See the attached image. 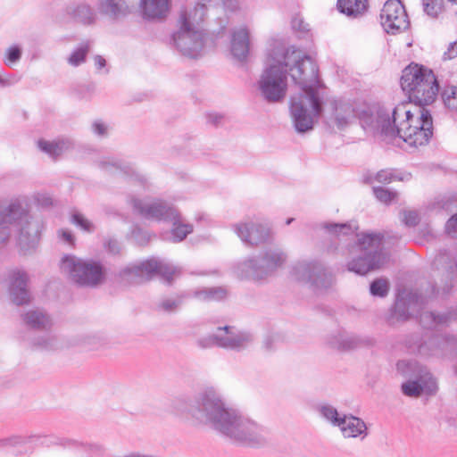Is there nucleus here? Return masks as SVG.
<instances>
[{"label":"nucleus","mask_w":457,"mask_h":457,"mask_svg":"<svg viewBox=\"0 0 457 457\" xmlns=\"http://www.w3.org/2000/svg\"><path fill=\"white\" fill-rule=\"evenodd\" d=\"M173 407L177 411L187 412L211 424L215 430L236 442L250 446H257L264 442L262 428L237 410L226 407L220 394L212 387L199 393L195 400L186 396L177 398Z\"/></svg>","instance_id":"nucleus-1"},{"label":"nucleus","mask_w":457,"mask_h":457,"mask_svg":"<svg viewBox=\"0 0 457 457\" xmlns=\"http://www.w3.org/2000/svg\"><path fill=\"white\" fill-rule=\"evenodd\" d=\"M418 117L412 120H402L399 125L391 126L389 111L384 106L373 110L361 112V122L379 131L382 136L403 139L411 146L425 145L428 144L433 136V118L426 107H417Z\"/></svg>","instance_id":"nucleus-2"},{"label":"nucleus","mask_w":457,"mask_h":457,"mask_svg":"<svg viewBox=\"0 0 457 457\" xmlns=\"http://www.w3.org/2000/svg\"><path fill=\"white\" fill-rule=\"evenodd\" d=\"M10 226L17 228V244L21 252L26 253L36 248L39 241L40 224L32 221L29 211L17 199L6 207L0 205V245L8 241Z\"/></svg>","instance_id":"nucleus-3"},{"label":"nucleus","mask_w":457,"mask_h":457,"mask_svg":"<svg viewBox=\"0 0 457 457\" xmlns=\"http://www.w3.org/2000/svg\"><path fill=\"white\" fill-rule=\"evenodd\" d=\"M268 58L272 62L270 65L279 67L287 77L290 71L293 81L299 87L320 84L316 62L295 47L278 44L269 50Z\"/></svg>","instance_id":"nucleus-4"},{"label":"nucleus","mask_w":457,"mask_h":457,"mask_svg":"<svg viewBox=\"0 0 457 457\" xmlns=\"http://www.w3.org/2000/svg\"><path fill=\"white\" fill-rule=\"evenodd\" d=\"M400 86L409 103L417 107L434 103L439 92V83L433 71L416 62H411L402 71Z\"/></svg>","instance_id":"nucleus-5"},{"label":"nucleus","mask_w":457,"mask_h":457,"mask_svg":"<svg viewBox=\"0 0 457 457\" xmlns=\"http://www.w3.org/2000/svg\"><path fill=\"white\" fill-rule=\"evenodd\" d=\"M402 344L407 353L421 357L453 358L457 356V336L427 331L404 336Z\"/></svg>","instance_id":"nucleus-6"},{"label":"nucleus","mask_w":457,"mask_h":457,"mask_svg":"<svg viewBox=\"0 0 457 457\" xmlns=\"http://www.w3.org/2000/svg\"><path fill=\"white\" fill-rule=\"evenodd\" d=\"M320 84L299 87L300 92L291 97L290 114L296 132L305 133L313 129L314 118L323 112V101L318 88Z\"/></svg>","instance_id":"nucleus-7"},{"label":"nucleus","mask_w":457,"mask_h":457,"mask_svg":"<svg viewBox=\"0 0 457 457\" xmlns=\"http://www.w3.org/2000/svg\"><path fill=\"white\" fill-rule=\"evenodd\" d=\"M138 4L139 12L146 21H161L167 18L171 0H99L101 14L117 20L130 12V7Z\"/></svg>","instance_id":"nucleus-8"},{"label":"nucleus","mask_w":457,"mask_h":457,"mask_svg":"<svg viewBox=\"0 0 457 457\" xmlns=\"http://www.w3.org/2000/svg\"><path fill=\"white\" fill-rule=\"evenodd\" d=\"M130 203L134 210L145 219L171 223L170 241L172 243L183 241L194 230L192 224L181 221L179 210L164 200L158 199L152 204H144L139 198L132 197Z\"/></svg>","instance_id":"nucleus-9"},{"label":"nucleus","mask_w":457,"mask_h":457,"mask_svg":"<svg viewBox=\"0 0 457 457\" xmlns=\"http://www.w3.org/2000/svg\"><path fill=\"white\" fill-rule=\"evenodd\" d=\"M360 254L347 262V270L359 275L380 269L386 262L383 235L379 233L356 234Z\"/></svg>","instance_id":"nucleus-10"},{"label":"nucleus","mask_w":457,"mask_h":457,"mask_svg":"<svg viewBox=\"0 0 457 457\" xmlns=\"http://www.w3.org/2000/svg\"><path fill=\"white\" fill-rule=\"evenodd\" d=\"M207 14V6L204 3L197 2L193 9L181 11L179 22L180 24L175 36L179 44V40L187 38L190 40V46H183L182 49L187 54H194L204 46V34L199 29V25L204 21Z\"/></svg>","instance_id":"nucleus-11"},{"label":"nucleus","mask_w":457,"mask_h":457,"mask_svg":"<svg viewBox=\"0 0 457 457\" xmlns=\"http://www.w3.org/2000/svg\"><path fill=\"white\" fill-rule=\"evenodd\" d=\"M79 441L56 435H15L0 439V449L12 448L16 455L30 454L35 447L77 448Z\"/></svg>","instance_id":"nucleus-12"},{"label":"nucleus","mask_w":457,"mask_h":457,"mask_svg":"<svg viewBox=\"0 0 457 457\" xmlns=\"http://www.w3.org/2000/svg\"><path fill=\"white\" fill-rule=\"evenodd\" d=\"M286 254L278 250H267L238 263L237 276L241 279L261 280L271 275L286 262Z\"/></svg>","instance_id":"nucleus-13"},{"label":"nucleus","mask_w":457,"mask_h":457,"mask_svg":"<svg viewBox=\"0 0 457 457\" xmlns=\"http://www.w3.org/2000/svg\"><path fill=\"white\" fill-rule=\"evenodd\" d=\"M62 268L81 287H96L105 280L104 268L99 261H84L72 255H65L62 259Z\"/></svg>","instance_id":"nucleus-14"},{"label":"nucleus","mask_w":457,"mask_h":457,"mask_svg":"<svg viewBox=\"0 0 457 457\" xmlns=\"http://www.w3.org/2000/svg\"><path fill=\"white\" fill-rule=\"evenodd\" d=\"M425 303L424 297L417 291L399 288L395 302L389 308L385 320L389 326L405 322L414 314H418L423 309Z\"/></svg>","instance_id":"nucleus-15"},{"label":"nucleus","mask_w":457,"mask_h":457,"mask_svg":"<svg viewBox=\"0 0 457 457\" xmlns=\"http://www.w3.org/2000/svg\"><path fill=\"white\" fill-rule=\"evenodd\" d=\"M406 368L413 375V378L402 384L403 395L411 397H419L423 393L428 395H436L438 390L437 383L434 376L426 366L421 365L416 361L397 362L399 370Z\"/></svg>","instance_id":"nucleus-16"},{"label":"nucleus","mask_w":457,"mask_h":457,"mask_svg":"<svg viewBox=\"0 0 457 457\" xmlns=\"http://www.w3.org/2000/svg\"><path fill=\"white\" fill-rule=\"evenodd\" d=\"M291 274L295 280L310 284L316 293L328 289L334 283L332 272L318 260L298 262Z\"/></svg>","instance_id":"nucleus-17"},{"label":"nucleus","mask_w":457,"mask_h":457,"mask_svg":"<svg viewBox=\"0 0 457 457\" xmlns=\"http://www.w3.org/2000/svg\"><path fill=\"white\" fill-rule=\"evenodd\" d=\"M259 89L267 102H281L287 94V77L279 67L270 64L261 76Z\"/></svg>","instance_id":"nucleus-18"},{"label":"nucleus","mask_w":457,"mask_h":457,"mask_svg":"<svg viewBox=\"0 0 457 457\" xmlns=\"http://www.w3.org/2000/svg\"><path fill=\"white\" fill-rule=\"evenodd\" d=\"M380 24L387 34L396 35L410 27L405 7L400 0H387L380 12Z\"/></svg>","instance_id":"nucleus-19"},{"label":"nucleus","mask_w":457,"mask_h":457,"mask_svg":"<svg viewBox=\"0 0 457 457\" xmlns=\"http://www.w3.org/2000/svg\"><path fill=\"white\" fill-rule=\"evenodd\" d=\"M233 328L230 326L220 327L219 330H224L225 336L210 335L208 337L200 338L197 345L202 348H209L212 346H219L228 349H239L246 343L252 341V335L247 332H240L237 335L231 333Z\"/></svg>","instance_id":"nucleus-20"},{"label":"nucleus","mask_w":457,"mask_h":457,"mask_svg":"<svg viewBox=\"0 0 457 457\" xmlns=\"http://www.w3.org/2000/svg\"><path fill=\"white\" fill-rule=\"evenodd\" d=\"M233 228L243 242L251 245L265 243L270 237V228L260 222H241L233 225Z\"/></svg>","instance_id":"nucleus-21"},{"label":"nucleus","mask_w":457,"mask_h":457,"mask_svg":"<svg viewBox=\"0 0 457 457\" xmlns=\"http://www.w3.org/2000/svg\"><path fill=\"white\" fill-rule=\"evenodd\" d=\"M29 275L24 270H14L10 274L9 294L11 300L18 306L29 304L31 295L28 289Z\"/></svg>","instance_id":"nucleus-22"},{"label":"nucleus","mask_w":457,"mask_h":457,"mask_svg":"<svg viewBox=\"0 0 457 457\" xmlns=\"http://www.w3.org/2000/svg\"><path fill=\"white\" fill-rule=\"evenodd\" d=\"M116 278L122 286H134L150 280L147 260L128 264L119 270Z\"/></svg>","instance_id":"nucleus-23"},{"label":"nucleus","mask_w":457,"mask_h":457,"mask_svg":"<svg viewBox=\"0 0 457 457\" xmlns=\"http://www.w3.org/2000/svg\"><path fill=\"white\" fill-rule=\"evenodd\" d=\"M334 105V117L335 121L339 129H345L350 122L352 118H354L355 116H358L359 120H361V112L365 110H373L378 106L379 104L374 105V106H369L364 109H362L361 112H357L353 106V104L348 101L344 100H335L333 102ZM362 127L369 128L368 126L364 125L361 120H360Z\"/></svg>","instance_id":"nucleus-24"},{"label":"nucleus","mask_w":457,"mask_h":457,"mask_svg":"<svg viewBox=\"0 0 457 457\" xmlns=\"http://www.w3.org/2000/svg\"><path fill=\"white\" fill-rule=\"evenodd\" d=\"M250 48L249 31L244 27L235 29L231 34L230 53L237 61L246 60Z\"/></svg>","instance_id":"nucleus-25"},{"label":"nucleus","mask_w":457,"mask_h":457,"mask_svg":"<svg viewBox=\"0 0 457 457\" xmlns=\"http://www.w3.org/2000/svg\"><path fill=\"white\" fill-rule=\"evenodd\" d=\"M66 14L75 22L91 25L96 21V14L93 7L86 2H72L65 7Z\"/></svg>","instance_id":"nucleus-26"},{"label":"nucleus","mask_w":457,"mask_h":457,"mask_svg":"<svg viewBox=\"0 0 457 457\" xmlns=\"http://www.w3.org/2000/svg\"><path fill=\"white\" fill-rule=\"evenodd\" d=\"M188 291L191 299L195 298L200 302H220L228 295V290L224 286L201 287Z\"/></svg>","instance_id":"nucleus-27"},{"label":"nucleus","mask_w":457,"mask_h":457,"mask_svg":"<svg viewBox=\"0 0 457 457\" xmlns=\"http://www.w3.org/2000/svg\"><path fill=\"white\" fill-rule=\"evenodd\" d=\"M149 279H152L154 275H159L167 282L171 285L174 275L178 272L176 267L160 261L156 258L147 259Z\"/></svg>","instance_id":"nucleus-28"},{"label":"nucleus","mask_w":457,"mask_h":457,"mask_svg":"<svg viewBox=\"0 0 457 457\" xmlns=\"http://www.w3.org/2000/svg\"><path fill=\"white\" fill-rule=\"evenodd\" d=\"M345 437H357L359 436H367V427L365 422L353 415L344 414V424L338 426Z\"/></svg>","instance_id":"nucleus-29"},{"label":"nucleus","mask_w":457,"mask_h":457,"mask_svg":"<svg viewBox=\"0 0 457 457\" xmlns=\"http://www.w3.org/2000/svg\"><path fill=\"white\" fill-rule=\"evenodd\" d=\"M422 320H429V325L433 327L444 326L447 327L451 323L457 321V307H451L446 312L436 313L434 312H427L421 316Z\"/></svg>","instance_id":"nucleus-30"},{"label":"nucleus","mask_w":457,"mask_h":457,"mask_svg":"<svg viewBox=\"0 0 457 457\" xmlns=\"http://www.w3.org/2000/svg\"><path fill=\"white\" fill-rule=\"evenodd\" d=\"M328 345L339 351H349L355 349L365 343V341L357 336L339 334L328 338Z\"/></svg>","instance_id":"nucleus-31"},{"label":"nucleus","mask_w":457,"mask_h":457,"mask_svg":"<svg viewBox=\"0 0 457 457\" xmlns=\"http://www.w3.org/2000/svg\"><path fill=\"white\" fill-rule=\"evenodd\" d=\"M22 319L29 328L35 330H48L52 326L50 317L40 311H29Z\"/></svg>","instance_id":"nucleus-32"},{"label":"nucleus","mask_w":457,"mask_h":457,"mask_svg":"<svg viewBox=\"0 0 457 457\" xmlns=\"http://www.w3.org/2000/svg\"><path fill=\"white\" fill-rule=\"evenodd\" d=\"M337 9L347 16L357 17L368 9V0H337Z\"/></svg>","instance_id":"nucleus-33"},{"label":"nucleus","mask_w":457,"mask_h":457,"mask_svg":"<svg viewBox=\"0 0 457 457\" xmlns=\"http://www.w3.org/2000/svg\"><path fill=\"white\" fill-rule=\"evenodd\" d=\"M411 179V173L394 168L382 169L374 176V180L382 184H390L393 181H408Z\"/></svg>","instance_id":"nucleus-34"},{"label":"nucleus","mask_w":457,"mask_h":457,"mask_svg":"<svg viewBox=\"0 0 457 457\" xmlns=\"http://www.w3.org/2000/svg\"><path fill=\"white\" fill-rule=\"evenodd\" d=\"M99 165L101 169L110 174H121L126 177H138L136 175V172L130 164L125 163L121 161H102Z\"/></svg>","instance_id":"nucleus-35"},{"label":"nucleus","mask_w":457,"mask_h":457,"mask_svg":"<svg viewBox=\"0 0 457 457\" xmlns=\"http://www.w3.org/2000/svg\"><path fill=\"white\" fill-rule=\"evenodd\" d=\"M191 299L189 291H183L177 295L174 299H163L162 300L158 305L157 309L162 311L164 312H172L178 310L181 304H183L186 301Z\"/></svg>","instance_id":"nucleus-36"},{"label":"nucleus","mask_w":457,"mask_h":457,"mask_svg":"<svg viewBox=\"0 0 457 457\" xmlns=\"http://www.w3.org/2000/svg\"><path fill=\"white\" fill-rule=\"evenodd\" d=\"M69 143L65 141L50 142L40 139L37 142L39 149L49 154L53 158L60 156L69 147Z\"/></svg>","instance_id":"nucleus-37"},{"label":"nucleus","mask_w":457,"mask_h":457,"mask_svg":"<svg viewBox=\"0 0 457 457\" xmlns=\"http://www.w3.org/2000/svg\"><path fill=\"white\" fill-rule=\"evenodd\" d=\"M441 97L445 108L453 114L457 115V86H445Z\"/></svg>","instance_id":"nucleus-38"},{"label":"nucleus","mask_w":457,"mask_h":457,"mask_svg":"<svg viewBox=\"0 0 457 457\" xmlns=\"http://www.w3.org/2000/svg\"><path fill=\"white\" fill-rule=\"evenodd\" d=\"M320 416L335 427L344 424V415L340 416L337 410L330 404L323 403L317 407Z\"/></svg>","instance_id":"nucleus-39"},{"label":"nucleus","mask_w":457,"mask_h":457,"mask_svg":"<svg viewBox=\"0 0 457 457\" xmlns=\"http://www.w3.org/2000/svg\"><path fill=\"white\" fill-rule=\"evenodd\" d=\"M91 46L90 41L81 42L79 46L72 51L68 58V63L73 67H78L84 63Z\"/></svg>","instance_id":"nucleus-40"},{"label":"nucleus","mask_w":457,"mask_h":457,"mask_svg":"<svg viewBox=\"0 0 457 457\" xmlns=\"http://www.w3.org/2000/svg\"><path fill=\"white\" fill-rule=\"evenodd\" d=\"M408 103H401L397 104L392 111L390 115L391 126L399 125L402 120L411 121L414 114L411 110L407 109Z\"/></svg>","instance_id":"nucleus-41"},{"label":"nucleus","mask_w":457,"mask_h":457,"mask_svg":"<svg viewBox=\"0 0 457 457\" xmlns=\"http://www.w3.org/2000/svg\"><path fill=\"white\" fill-rule=\"evenodd\" d=\"M323 228L333 235H344L348 236L353 234L358 227H353L349 222L345 223H324Z\"/></svg>","instance_id":"nucleus-42"},{"label":"nucleus","mask_w":457,"mask_h":457,"mask_svg":"<svg viewBox=\"0 0 457 457\" xmlns=\"http://www.w3.org/2000/svg\"><path fill=\"white\" fill-rule=\"evenodd\" d=\"M30 346L36 350H54L56 349V339L50 336L35 337L30 341Z\"/></svg>","instance_id":"nucleus-43"},{"label":"nucleus","mask_w":457,"mask_h":457,"mask_svg":"<svg viewBox=\"0 0 457 457\" xmlns=\"http://www.w3.org/2000/svg\"><path fill=\"white\" fill-rule=\"evenodd\" d=\"M374 196L381 203L388 205L390 204L394 200L397 198V192L390 190L384 187H373L372 188Z\"/></svg>","instance_id":"nucleus-44"},{"label":"nucleus","mask_w":457,"mask_h":457,"mask_svg":"<svg viewBox=\"0 0 457 457\" xmlns=\"http://www.w3.org/2000/svg\"><path fill=\"white\" fill-rule=\"evenodd\" d=\"M370 292L373 296L386 297L389 292L388 281L383 278L374 279L370 285Z\"/></svg>","instance_id":"nucleus-45"},{"label":"nucleus","mask_w":457,"mask_h":457,"mask_svg":"<svg viewBox=\"0 0 457 457\" xmlns=\"http://www.w3.org/2000/svg\"><path fill=\"white\" fill-rule=\"evenodd\" d=\"M422 6L428 16L436 19L443 12L444 0H422Z\"/></svg>","instance_id":"nucleus-46"},{"label":"nucleus","mask_w":457,"mask_h":457,"mask_svg":"<svg viewBox=\"0 0 457 457\" xmlns=\"http://www.w3.org/2000/svg\"><path fill=\"white\" fill-rule=\"evenodd\" d=\"M71 221L86 232L91 233L95 231L94 224L79 212H74L71 214Z\"/></svg>","instance_id":"nucleus-47"},{"label":"nucleus","mask_w":457,"mask_h":457,"mask_svg":"<svg viewBox=\"0 0 457 457\" xmlns=\"http://www.w3.org/2000/svg\"><path fill=\"white\" fill-rule=\"evenodd\" d=\"M22 55L21 47L18 45H12L10 46L5 53V58L4 60V64L10 66L19 62Z\"/></svg>","instance_id":"nucleus-48"},{"label":"nucleus","mask_w":457,"mask_h":457,"mask_svg":"<svg viewBox=\"0 0 457 457\" xmlns=\"http://www.w3.org/2000/svg\"><path fill=\"white\" fill-rule=\"evenodd\" d=\"M176 34H177V31H176V32H174V33L172 34V36H171V41H172L173 46L176 47V49H178V51H179V52H180L183 55H185V56H188V57H190V58H196V57L199 55L200 52H201L203 49H199V50H198L195 54H187L185 51H183L182 47H183V46H190V45H191V44H190V43H191V42H190V40H189V39H187V38H184V39H182V40H179V41L181 42V44H179V43L177 42V40L175 39V36H176Z\"/></svg>","instance_id":"nucleus-49"},{"label":"nucleus","mask_w":457,"mask_h":457,"mask_svg":"<svg viewBox=\"0 0 457 457\" xmlns=\"http://www.w3.org/2000/svg\"><path fill=\"white\" fill-rule=\"evenodd\" d=\"M403 222L407 227H415L420 223V216L416 211H403Z\"/></svg>","instance_id":"nucleus-50"},{"label":"nucleus","mask_w":457,"mask_h":457,"mask_svg":"<svg viewBox=\"0 0 457 457\" xmlns=\"http://www.w3.org/2000/svg\"><path fill=\"white\" fill-rule=\"evenodd\" d=\"M104 249L109 253L113 254V255L120 254V250H121L120 242L117 239L112 238V237H109L104 240Z\"/></svg>","instance_id":"nucleus-51"},{"label":"nucleus","mask_w":457,"mask_h":457,"mask_svg":"<svg viewBox=\"0 0 457 457\" xmlns=\"http://www.w3.org/2000/svg\"><path fill=\"white\" fill-rule=\"evenodd\" d=\"M132 236L141 245H145L150 241L149 234L138 227L132 230Z\"/></svg>","instance_id":"nucleus-52"},{"label":"nucleus","mask_w":457,"mask_h":457,"mask_svg":"<svg viewBox=\"0 0 457 457\" xmlns=\"http://www.w3.org/2000/svg\"><path fill=\"white\" fill-rule=\"evenodd\" d=\"M83 448L85 451L91 452L96 454H103L105 451L103 445L96 443H82L79 442V445L77 448Z\"/></svg>","instance_id":"nucleus-53"},{"label":"nucleus","mask_w":457,"mask_h":457,"mask_svg":"<svg viewBox=\"0 0 457 457\" xmlns=\"http://www.w3.org/2000/svg\"><path fill=\"white\" fill-rule=\"evenodd\" d=\"M291 26L294 30L300 32L309 31V25L305 23L301 18L295 17L291 21Z\"/></svg>","instance_id":"nucleus-54"},{"label":"nucleus","mask_w":457,"mask_h":457,"mask_svg":"<svg viewBox=\"0 0 457 457\" xmlns=\"http://www.w3.org/2000/svg\"><path fill=\"white\" fill-rule=\"evenodd\" d=\"M20 80V78L12 74H6L5 77L0 75V86L3 87L15 85Z\"/></svg>","instance_id":"nucleus-55"},{"label":"nucleus","mask_w":457,"mask_h":457,"mask_svg":"<svg viewBox=\"0 0 457 457\" xmlns=\"http://www.w3.org/2000/svg\"><path fill=\"white\" fill-rule=\"evenodd\" d=\"M93 132L100 137H104L107 134V127L100 120H96L92 126Z\"/></svg>","instance_id":"nucleus-56"},{"label":"nucleus","mask_w":457,"mask_h":457,"mask_svg":"<svg viewBox=\"0 0 457 457\" xmlns=\"http://www.w3.org/2000/svg\"><path fill=\"white\" fill-rule=\"evenodd\" d=\"M457 56V40L453 43H451L447 51L444 53V59L451 60Z\"/></svg>","instance_id":"nucleus-57"},{"label":"nucleus","mask_w":457,"mask_h":457,"mask_svg":"<svg viewBox=\"0 0 457 457\" xmlns=\"http://www.w3.org/2000/svg\"><path fill=\"white\" fill-rule=\"evenodd\" d=\"M445 229L449 233L457 232V213L451 216V218L446 221Z\"/></svg>","instance_id":"nucleus-58"},{"label":"nucleus","mask_w":457,"mask_h":457,"mask_svg":"<svg viewBox=\"0 0 457 457\" xmlns=\"http://www.w3.org/2000/svg\"><path fill=\"white\" fill-rule=\"evenodd\" d=\"M36 200L37 204L42 207H49L53 204V199L46 195H38Z\"/></svg>","instance_id":"nucleus-59"},{"label":"nucleus","mask_w":457,"mask_h":457,"mask_svg":"<svg viewBox=\"0 0 457 457\" xmlns=\"http://www.w3.org/2000/svg\"><path fill=\"white\" fill-rule=\"evenodd\" d=\"M206 118L209 123L213 126H218L223 119V116L219 113H208Z\"/></svg>","instance_id":"nucleus-60"},{"label":"nucleus","mask_w":457,"mask_h":457,"mask_svg":"<svg viewBox=\"0 0 457 457\" xmlns=\"http://www.w3.org/2000/svg\"><path fill=\"white\" fill-rule=\"evenodd\" d=\"M61 237L69 245H74L75 238H74L73 234L71 231L61 230Z\"/></svg>","instance_id":"nucleus-61"},{"label":"nucleus","mask_w":457,"mask_h":457,"mask_svg":"<svg viewBox=\"0 0 457 457\" xmlns=\"http://www.w3.org/2000/svg\"><path fill=\"white\" fill-rule=\"evenodd\" d=\"M226 9L236 11L238 8V0H222Z\"/></svg>","instance_id":"nucleus-62"},{"label":"nucleus","mask_w":457,"mask_h":457,"mask_svg":"<svg viewBox=\"0 0 457 457\" xmlns=\"http://www.w3.org/2000/svg\"><path fill=\"white\" fill-rule=\"evenodd\" d=\"M95 64L98 70L104 68L106 65L105 59L101 55L95 56Z\"/></svg>","instance_id":"nucleus-63"},{"label":"nucleus","mask_w":457,"mask_h":457,"mask_svg":"<svg viewBox=\"0 0 457 457\" xmlns=\"http://www.w3.org/2000/svg\"><path fill=\"white\" fill-rule=\"evenodd\" d=\"M272 343H273V340H272V337H267L266 339L264 340V347L266 350L270 351L272 349Z\"/></svg>","instance_id":"nucleus-64"}]
</instances>
